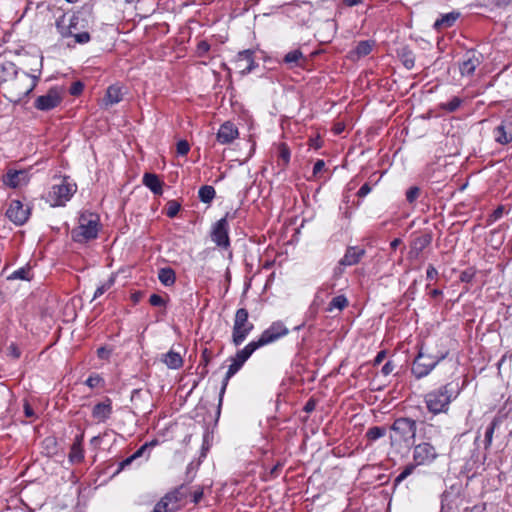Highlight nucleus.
<instances>
[{"mask_svg":"<svg viewBox=\"0 0 512 512\" xmlns=\"http://www.w3.org/2000/svg\"><path fill=\"white\" fill-rule=\"evenodd\" d=\"M83 90V84L81 82H74L70 87V93L72 95H78Z\"/></svg>","mask_w":512,"mask_h":512,"instance_id":"603ef678","label":"nucleus"},{"mask_svg":"<svg viewBox=\"0 0 512 512\" xmlns=\"http://www.w3.org/2000/svg\"><path fill=\"white\" fill-rule=\"evenodd\" d=\"M7 355L13 359H18L21 355V352L14 343H11L7 348Z\"/></svg>","mask_w":512,"mask_h":512,"instance_id":"de8ad7c7","label":"nucleus"},{"mask_svg":"<svg viewBox=\"0 0 512 512\" xmlns=\"http://www.w3.org/2000/svg\"><path fill=\"white\" fill-rule=\"evenodd\" d=\"M36 86V78L23 73L11 86V93L15 94L14 101H21L28 96Z\"/></svg>","mask_w":512,"mask_h":512,"instance_id":"0eeeda50","label":"nucleus"},{"mask_svg":"<svg viewBox=\"0 0 512 512\" xmlns=\"http://www.w3.org/2000/svg\"><path fill=\"white\" fill-rule=\"evenodd\" d=\"M419 432L422 438L426 440H432L440 434L441 430L440 427L438 426H435L431 423L423 422L421 424Z\"/></svg>","mask_w":512,"mask_h":512,"instance_id":"393cba45","label":"nucleus"},{"mask_svg":"<svg viewBox=\"0 0 512 512\" xmlns=\"http://www.w3.org/2000/svg\"><path fill=\"white\" fill-rule=\"evenodd\" d=\"M99 232V217L96 214H82L79 224L71 232L72 239L78 243H85L95 239Z\"/></svg>","mask_w":512,"mask_h":512,"instance_id":"7ed1b4c3","label":"nucleus"},{"mask_svg":"<svg viewBox=\"0 0 512 512\" xmlns=\"http://www.w3.org/2000/svg\"><path fill=\"white\" fill-rule=\"evenodd\" d=\"M438 454L434 446L428 442H423L414 446L413 460L416 465H429L436 458Z\"/></svg>","mask_w":512,"mask_h":512,"instance_id":"6e6552de","label":"nucleus"},{"mask_svg":"<svg viewBox=\"0 0 512 512\" xmlns=\"http://www.w3.org/2000/svg\"><path fill=\"white\" fill-rule=\"evenodd\" d=\"M112 412L111 402L107 400L106 402L98 403L94 406L92 415L99 422H104L109 418Z\"/></svg>","mask_w":512,"mask_h":512,"instance_id":"aec40b11","label":"nucleus"},{"mask_svg":"<svg viewBox=\"0 0 512 512\" xmlns=\"http://www.w3.org/2000/svg\"><path fill=\"white\" fill-rule=\"evenodd\" d=\"M279 158L283 161L284 166L288 165L290 161V151L286 144L279 146Z\"/></svg>","mask_w":512,"mask_h":512,"instance_id":"37998d69","label":"nucleus"},{"mask_svg":"<svg viewBox=\"0 0 512 512\" xmlns=\"http://www.w3.org/2000/svg\"><path fill=\"white\" fill-rule=\"evenodd\" d=\"M315 408V402L313 400H309L306 405H305V411L307 412H311L313 411Z\"/></svg>","mask_w":512,"mask_h":512,"instance_id":"774afa93","label":"nucleus"},{"mask_svg":"<svg viewBox=\"0 0 512 512\" xmlns=\"http://www.w3.org/2000/svg\"><path fill=\"white\" fill-rule=\"evenodd\" d=\"M373 44L374 43L369 40L360 41L355 50L351 53V58L355 60L368 55L372 50Z\"/></svg>","mask_w":512,"mask_h":512,"instance_id":"a878e982","label":"nucleus"},{"mask_svg":"<svg viewBox=\"0 0 512 512\" xmlns=\"http://www.w3.org/2000/svg\"><path fill=\"white\" fill-rule=\"evenodd\" d=\"M431 236L429 234H425L417 237L413 240L410 246V250L408 253V258L411 260H416L420 256L421 252L430 245Z\"/></svg>","mask_w":512,"mask_h":512,"instance_id":"a211bd4d","label":"nucleus"},{"mask_svg":"<svg viewBox=\"0 0 512 512\" xmlns=\"http://www.w3.org/2000/svg\"><path fill=\"white\" fill-rule=\"evenodd\" d=\"M210 46L207 42L202 41L198 44V51L199 53H205L209 50Z\"/></svg>","mask_w":512,"mask_h":512,"instance_id":"0e129e2a","label":"nucleus"},{"mask_svg":"<svg viewBox=\"0 0 512 512\" xmlns=\"http://www.w3.org/2000/svg\"><path fill=\"white\" fill-rule=\"evenodd\" d=\"M178 491L166 494L154 507V512H174L178 509Z\"/></svg>","mask_w":512,"mask_h":512,"instance_id":"2eb2a0df","label":"nucleus"},{"mask_svg":"<svg viewBox=\"0 0 512 512\" xmlns=\"http://www.w3.org/2000/svg\"><path fill=\"white\" fill-rule=\"evenodd\" d=\"M123 94L122 87L118 85L109 86L104 98L105 105H114L119 103L123 98Z\"/></svg>","mask_w":512,"mask_h":512,"instance_id":"4be33fe9","label":"nucleus"},{"mask_svg":"<svg viewBox=\"0 0 512 512\" xmlns=\"http://www.w3.org/2000/svg\"><path fill=\"white\" fill-rule=\"evenodd\" d=\"M62 101V95L57 88L50 89L45 95L39 96L34 106L42 111H49L57 107Z\"/></svg>","mask_w":512,"mask_h":512,"instance_id":"1a4fd4ad","label":"nucleus"},{"mask_svg":"<svg viewBox=\"0 0 512 512\" xmlns=\"http://www.w3.org/2000/svg\"><path fill=\"white\" fill-rule=\"evenodd\" d=\"M443 358L444 356L435 357L431 355H425L422 350H420L413 362L412 373L418 379L425 377Z\"/></svg>","mask_w":512,"mask_h":512,"instance_id":"423d86ee","label":"nucleus"},{"mask_svg":"<svg viewBox=\"0 0 512 512\" xmlns=\"http://www.w3.org/2000/svg\"><path fill=\"white\" fill-rule=\"evenodd\" d=\"M101 382V378L99 376H90L87 380H86V384L90 387V388H94L96 386H98V384Z\"/></svg>","mask_w":512,"mask_h":512,"instance_id":"5fc2aeb1","label":"nucleus"},{"mask_svg":"<svg viewBox=\"0 0 512 512\" xmlns=\"http://www.w3.org/2000/svg\"><path fill=\"white\" fill-rule=\"evenodd\" d=\"M84 458V451L82 446L79 444H72L71 450L69 452V461L72 463H79Z\"/></svg>","mask_w":512,"mask_h":512,"instance_id":"473e14b6","label":"nucleus"},{"mask_svg":"<svg viewBox=\"0 0 512 512\" xmlns=\"http://www.w3.org/2000/svg\"><path fill=\"white\" fill-rule=\"evenodd\" d=\"M384 358H385V351H380L374 360L375 364H380L384 360Z\"/></svg>","mask_w":512,"mask_h":512,"instance_id":"338daca9","label":"nucleus"},{"mask_svg":"<svg viewBox=\"0 0 512 512\" xmlns=\"http://www.w3.org/2000/svg\"><path fill=\"white\" fill-rule=\"evenodd\" d=\"M419 194L420 189L416 186H413L406 192V199L409 203H413L418 198Z\"/></svg>","mask_w":512,"mask_h":512,"instance_id":"c03bdc74","label":"nucleus"},{"mask_svg":"<svg viewBox=\"0 0 512 512\" xmlns=\"http://www.w3.org/2000/svg\"><path fill=\"white\" fill-rule=\"evenodd\" d=\"M180 207L181 206L178 202H176L174 200L169 201L167 203V212H166L167 216L170 218L175 217L178 214Z\"/></svg>","mask_w":512,"mask_h":512,"instance_id":"79ce46f5","label":"nucleus"},{"mask_svg":"<svg viewBox=\"0 0 512 512\" xmlns=\"http://www.w3.org/2000/svg\"><path fill=\"white\" fill-rule=\"evenodd\" d=\"M438 271L433 265H429L426 271V278L428 280H433L437 277Z\"/></svg>","mask_w":512,"mask_h":512,"instance_id":"864d4df0","label":"nucleus"},{"mask_svg":"<svg viewBox=\"0 0 512 512\" xmlns=\"http://www.w3.org/2000/svg\"><path fill=\"white\" fill-rule=\"evenodd\" d=\"M232 363L229 365V368H228V371L226 373V376L224 378V381H223V385H222V389H221V395L224 393L225 391V388L227 386V383L229 381V379L234 375L236 374L239 369L242 367L239 363H237L235 360H231Z\"/></svg>","mask_w":512,"mask_h":512,"instance_id":"72a5a7b5","label":"nucleus"},{"mask_svg":"<svg viewBox=\"0 0 512 512\" xmlns=\"http://www.w3.org/2000/svg\"><path fill=\"white\" fill-rule=\"evenodd\" d=\"M135 459H132V455L128 458H126L125 460H123L121 463H120V470H123L125 467L129 466Z\"/></svg>","mask_w":512,"mask_h":512,"instance_id":"69168bd1","label":"nucleus"},{"mask_svg":"<svg viewBox=\"0 0 512 512\" xmlns=\"http://www.w3.org/2000/svg\"><path fill=\"white\" fill-rule=\"evenodd\" d=\"M480 58L481 55L477 54L475 51H468L464 56L463 62L460 64L461 74L467 76L472 75L481 62Z\"/></svg>","mask_w":512,"mask_h":512,"instance_id":"dca6fc26","label":"nucleus"},{"mask_svg":"<svg viewBox=\"0 0 512 512\" xmlns=\"http://www.w3.org/2000/svg\"><path fill=\"white\" fill-rule=\"evenodd\" d=\"M505 211V207L504 206H499L492 214V217L494 218V220H497L499 219L502 214L504 213Z\"/></svg>","mask_w":512,"mask_h":512,"instance_id":"e2e57ef3","label":"nucleus"},{"mask_svg":"<svg viewBox=\"0 0 512 512\" xmlns=\"http://www.w3.org/2000/svg\"><path fill=\"white\" fill-rule=\"evenodd\" d=\"M75 41L79 44H85L90 41V35L88 32H82L78 34H73Z\"/></svg>","mask_w":512,"mask_h":512,"instance_id":"09e8293b","label":"nucleus"},{"mask_svg":"<svg viewBox=\"0 0 512 512\" xmlns=\"http://www.w3.org/2000/svg\"><path fill=\"white\" fill-rule=\"evenodd\" d=\"M371 192V187L368 183H365L361 186V188L358 190V196L365 197Z\"/></svg>","mask_w":512,"mask_h":512,"instance_id":"4d7b16f0","label":"nucleus"},{"mask_svg":"<svg viewBox=\"0 0 512 512\" xmlns=\"http://www.w3.org/2000/svg\"><path fill=\"white\" fill-rule=\"evenodd\" d=\"M347 305H348L347 298L344 295H338L331 300L327 310L329 312H332L334 309H338L339 311H342Z\"/></svg>","mask_w":512,"mask_h":512,"instance_id":"2f4dec72","label":"nucleus"},{"mask_svg":"<svg viewBox=\"0 0 512 512\" xmlns=\"http://www.w3.org/2000/svg\"><path fill=\"white\" fill-rule=\"evenodd\" d=\"M235 67L243 75L250 73L255 67L253 51L244 50L239 52L235 59Z\"/></svg>","mask_w":512,"mask_h":512,"instance_id":"ddd939ff","label":"nucleus"},{"mask_svg":"<svg viewBox=\"0 0 512 512\" xmlns=\"http://www.w3.org/2000/svg\"><path fill=\"white\" fill-rule=\"evenodd\" d=\"M198 195L203 203H210L215 197V189L209 185L202 186L199 189Z\"/></svg>","mask_w":512,"mask_h":512,"instance_id":"7c9ffc66","label":"nucleus"},{"mask_svg":"<svg viewBox=\"0 0 512 512\" xmlns=\"http://www.w3.org/2000/svg\"><path fill=\"white\" fill-rule=\"evenodd\" d=\"M459 392V384L449 382L439 389L427 393L425 396L427 409L433 414L447 412L449 404L457 398Z\"/></svg>","mask_w":512,"mask_h":512,"instance_id":"f257e3e1","label":"nucleus"},{"mask_svg":"<svg viewBox=\"0 0 512 512\" xmlns=\"http://www.w3.org/2000/svg\"><path fill=\"white\" fill-rule=\"evenodd\" d=\"M416 466H417L416 463L415 464H408L403 469V471L396 477L395 483L398 484L401 481H403L404 479H406L408 476H410L413 473V471H414Z\"/></svg>","mask_w":512,"mask_h":512,"instance_id":"ea45409f","label":"nucleus"},{"mask_svg":"<svg viewBox=\"0 0 512 512\" xmlns=\"http://www.w3.org/2000/svg\"><path fill=\"white\" fill-rule=\"evenodd\" d=\"M398 57L400 58L402 64L408 69L411 70L415 65V55L414 53L408 49L407 47H402L398 51Z\"/></svg>","mask_w":512,"mask_h":512,"instance_id":"bb28decb","label":"nucleus"},{"mask_svg":"<svg viewBox=\"0 0 512 512\" xmlns=\"http://www.w3.org/2000/svg\"><path fill=\"white\" fill-rule=\"evenodd\" d=\"M288 333V329L281 322H274L268 329H266L259 339L256 341L257 344L262 347L264 345L275 342L279 338L285 336Z\"/></svg>","mask_w":512,"mask_h":512,"instance_id":"9d476101","label":"nucleus"},{"mask_svg":"<svg viewBox=\"0 0 512 512\" xmlns=\"http://www.w3.org/2000/svg\"><path fill=\"white\" fill-rule=\"evenodd\" d=\"M386 430L383 427L374 426L368 429L366 436L369 440L375 441L385 436Z\"/></svg>","mask_w":512,"mask_h":512,"instance_id":"c9c22d12","label":"nucleus"},{"mask_svg":"<svg viewBox=\"0 0 512 512\" xmlns=\"http://www.w3.org/2000/svg\"><path fill=\"white\" fill-rule=\"evenodd\" d=\"M143 183L147 186L154 194H162V182L157 175L146 173L143 176Z\"/></svg>","mask_w":512,"mask_h":512,"instance_id":"5701e85b","label":"nucleus"},{"mask_svg":"<svg viewBox=\"0 0 512 512\" xmlns=\"http://www.w3.org/2000/svg\"><path fill=\"white\" fill-rule=\"evenodd\" d=\"M97 354L100 358L102 359H106L108 358L109 354H110V351L107 350L105 347H100L98 348L97 350Z\"/></svg>","mask_w":512,"mask_h":512,"instance_id":"052dcab7","label":"nucleus"},{"mask_svg":"<svg viewBox=\"0 0 512 512\" xmlns=\"http://www.w3.org/2000/svg\"><path fill=\"white\" fill-rule=\"evenodd\" d=\"M395 368V365L391 362V361H388L381 369V372L383 375L385 376H388Z\"/></svg>","mask_w":512,"mask_h":512,"instance_id":"6e6d98bb","label":"nucleus"},{"mask_svg":"<svg viewBox=\"0 0 512 512\" xmlns=\"http://www.w3.org/2000/svg\"><path fill=\"white\" fill-rule=\"evenodd\" d=\"M325 166V163L323 160H318L315 164H314V167H313V173L314 174H317L318 172H320Z\"/></svg>","mask_w":512,"mask_h":512,"instance_id":"680f3d73","label":"nucleus"},{"mask_svg":"<svg viewBox=\"0 0 512 512\" xmlns=\"http://www.w3.org/2000/svg\"><path fill=\"white\" fill-rule=\"evenodd\" d=\"M212 240L220 247L228 248L230 245L228 236L227 219L221 218L216 222L211 233Z\"/></svg>","mask_w":512,"mask_h":512,"instance_id":"f8f14e48","label":"nucleus"},{"mask_svg":"<svg viewBox=\"0 0 512 512\" xmlns=\"http://www.w3.org/2000/svg\"><path fill=\"white\" fill-rule=\"evenodd\" d=\"M147 448L148 444H144L143 446H141L134 454H132V459L136 460L139 457H141Z\"/></svg>","mask_w":512,"mask_h":512,"instance_id":"13d9d810","label":"nucleus"},{"mask_svg":"<svg viewBox=\"0 0 512 512\" xmlns=\"http://www.w3.org/2000/svg\"><path fill=\"white\" fill-rule=\"evenodd\" d=\"M29 208H24L19 200H12L6 211V216L16 225H23L29 217Z\"/></svg>","mask_w":512,"mask_h":512,"instance_id":"9b49d317","label":"nucleus"},{"mask_svg":"<svg viewBox=\"0 0 512 512\" xmlns=\"http://www.w3.org/2000/svg\"><path fill=\"white\" fill-rule=\"evenodd\" d=\"M158 278L164 286L169 287L175 283L176 276L173 269L165 267L159 270Z\"/></svg>","mask_w":512,"mask_h":512,"instance_id":"c85d7f7f","label":"nucleus"},{"mask_svg":"<svg viewBox=\"0 0 512 512\" xmlns=\"http://www.w3.org/2000/svg\"><path fill=\"white\" fill-rule=\"evenodd\" d=\"M149 302L152 306H165V300L158 294H152Z\"/></svg>","mask_w":512,"mask_h":512,"instance_id":"8fccbe9b","label":"nucleus"},{"mask_svg":"<svg viewBox=\"0 0 512 512\" xmlns=\"http://www.w3.org/2000/svg\"><path fill=\"white\" fill-rule=\"evenodd\" d=\"M494 136L495 140L500 144H506L509 142L504 124H501L495 128Z\"/></svg>","mask_w":512,"mask_h":512,"instance_id":"e433bc0d","label":"nucleus"},{"mask_svg":"<svg viewBox=\"0 0 512 512\" xmlns=\"http://www.w3.org/2000/svg\"><path fill=\"white\" fill-rule=\"evenodd\" d=\"M162 361L170 369H179L183 365L181 355L173 350L168 351L162 356Z\"/></svg>","mask_w":512,"mask_h":512,"instance_id":"b1692460","label":"nucleus"},{"mask_svg":"<svg viewBox=\"0 0 512 512\" xmlns=\"http://www.w3.org/2000/svg\"><path fill=\"white\" fill-rule=\"evenodd\" d=\"M76 192V185L70 183L66 178L62 179L59 184H54L47 195V201L51 206L64 205Z\"/></svg>","mask_w":512,"mask_h":512,"instance_id":"39448f33","label":"nucleus"},{"mask_svg":"<svg viewBox=\"0 0 512 512\" xmlns=\"http://www.w3.org/2000/svg\"><path fill=\"white\" fill-rule=\"evenodd\" d=\"M72 27H75V25L72 23V21L67 24L65 21V16L60 17L56 22L57 31L64 38L73 35Z\"/></svg>","mask_w":512,"mask_h":512,"instance_id":"c756f323","label":"nucleus"},{"mask_svg":"<svg viewBox=\"0 0 512 512\" xmlns=\"http://www.w3.org/2000/svg\"><path fill=\"white\" fill-rule=\"evenodd\" d=\"M24 413H25V416L28 417V418H31L34 416V410L32 409V407L29 405V403L25 402L24 404Z\"/></svg>","mask_w":512,"mask_h":512,"instance_id":"bf43d9fd","label":"nucleus"},{"mask_svg":"<svg viewBox=\"0 0 512 512\" xmlns=\"http://www.w3.org/2000/svg\"><path fill=\"white\" fill-rule=\"evenodd\" d=\"M497 425V420L493 421L485 432V438L488 444L491 443L494 428Z\"/></svg>","mask_w":512,"mask_h":512,"instance_id":"3c124183","label":"nucleus"},{"mask_svg":"<svg viewBox=\"0 0 512 512\" xmlns=\"http://www.w3.org/2000/svg\"><path fill=\"white\" fill-rule=\"evenodd\" d=\"M29 268L22 267L16 271H14L8 279H20V280H29Z\"/></svg>","mask_w":512,"mask_h":512,"instance_id":"58836bf2","label":"nucleus"},{"mask_svg":"<svg viewBox=\"0 0 512 512\" xmlns=\"http://www.w3.org/2000/svg\"><path fill=\"white\" fill-rule=\"evenodd\" d=\"M390 429V441L392 446L401 443L408 445L415 439L417 424L416 421L411 418L401 417L393 422Z\"/></svg>","mask_w":512,"mask_h":512,"instance_id":"f03ea898","label":"nucleus"},{"mask_svg":"<svg viewBox=\"0 0 512 512\" xmlns=\"http://www.w3.org/2000/svg\"><path fill=\"white\" fill-rule=\"evenodd\" d=\"M462 100L459 97H453L450 101L442 103L440 107L448 112L456 111L461 105Z\"/></svg>","mask_w":512,"mask_h":512,"instance_id":"4c0bfd02","label":"nucleus"},{"mask_svg":"<svg viewBox=\"0 0 512 512\" xmlns=\"http://www.w3.org/2000/svg\"><path fill=\"white\" fill-rule=\"evenodd\" d=\"M176 149L178 155L185 156L189 152L190 146L186 140H180L177 143Z\"/></svg>","mask_w":512,"mask_h":512,"instance_id":"a18cd8bd","label":"nucleus"},{"mask_svg":"<svg viewBox=\"0 0 512 512\" xmlns=\"http://www.w3.org/2000/svg\"><path fill=\"white\" fill-rule=\"evenodd\" d=\"M238 134V129L234 124L225 122L218 130L217 140L221 144H229L238 137Z\"/></svg>","mask_w":512,"mask_h":512,"instance_id":"f3484780","label":"nucleus"},{"mask_svg":"<svg viewBox=\"0 0 512 512\" xmlns=\"http://www.w3.org/2000/svg\"><path fill=\"white\" fill-rule=\"evenodd\" d=\"M303 59V54L300 50H293L288 52L284 57V62L289 65H299L300 60Z\"/></svg>","mask_w":512,"mask_h":512,"instance_id":"f704fd0d","label":"nucleus"},{"mask_svg":"<svg viewBox=\"0 0 512 512\" xmlns=\"http://www.w3.org/2000/svg\"><path fill=\"white\" fill-rule=\"evenodd\" d=\"M30 180L26 170H10L7 172L4 183L11 188H18L26 185Z\"/></svg>","mask_w":512,"mask_h":512,"instance_id":"4468645a","label":"nucleus"},{"mask_svg":"<svg viewBox=\"0 0 512 512\" xmlns=\"http://www.w3.org/2000/svg\"><path fill=\"white\" fill-rule=\"evenodd\" d=\"M475 276V270L473 268H468L461 272L460 280L465 283H469Z\"/></svg>","mask_w":512,"mask_h":512,"instance_id":"49530a36","label":"nucleus"},{"mask_svg":"<svg viewBox=\"0 0 512 512\" xmlns=\"http://www.w3.org/2000/svg\"><path fill=\"white\" fill-rule=\"evenodd\" d=\"M365 251L356 247H349L339 261L340 266H352L357 264L364 256Z\"/></svg>","mask_w":512,"mask_h":512,"instance_id":"6ab92c4d","label":"nucleus"},{"mask_svg":"<svg viewBox=\"0 0 512 512\" xmlns=\"http://www.w3.org/2000/svg\"><path fill=\"white\" fill-rule=\"evenodd\" d=\"M260 348L256 341H252L247 344L243 349L239 350L236 355L231 358V360H235L241 366L249 359V357L253 354L255 350Z\"/></svg>","mask_w":512,"mask_h":512,"instance_id":"412c9836","label":"nucleus"},{"mask_svg":"<svg viewBox=\"0 0 512 512\" xmlns=\"http://www.w3.org/2000/svg\"><path fill=\"white\" fill-rule=\"evenodd\" d=\"M113 284H114V278L110 277L105 283H103L101 286H99L96 289L93 299L100 297L104 292L109 290L113 286Z\"/></svg>","mask_w":512,"mask_h":512,"instance_id":"a19ab883","label":"nucleus"},{"mask_svg":"<svg viewBox=\"0 0 512 512\" xmlns=\"http://www.w3.org/2000/svg\"><path fill=\"white\" fill-rule=\"evenodd\" d=\"M248 317L249 314L245 308L236 311L232 332V342L235 346L242 344L254 328Z\"/></svg>","mask_w":512,"mask_h":512,"instance_id":"20e7f679","label":"nucleus"},{"mask_svg":"<svg viewBox=\"0 0 512 512\" xmlns=\"http://www.w3.org/2000/svg\"><path fill=\"white\" fill-rule=\"evenodd\" d=\"M459 17V13L457 12H451L446 15H443L440 19H437L434 23L435 29H442V28H448L451 27L457 18Z\"/></svg>","mask_w":512,"mask_h":512,"instance_id":"cd10ccee","label":"nucleus"}]
</instances>
